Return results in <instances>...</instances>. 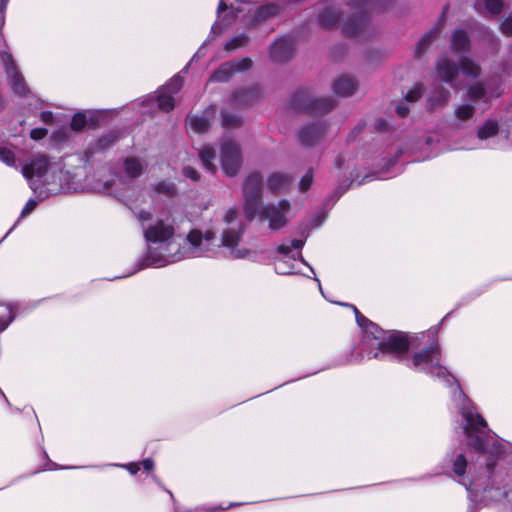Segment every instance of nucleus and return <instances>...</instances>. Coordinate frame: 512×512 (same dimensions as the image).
Segmentation results:
<instances>
[{"mask_svg":"<svg viewBox=\"0 0 512 512\" xmlns=\"http://www.w3.org/2000/svg\"><path fill=\"white\" fill-rule=\"evenodd\" d=\"M353 309L363 330L362 359L403 361L414 371L435 377L452 388L453 401L464 420L462 431L466 446L447 455L453 475L474 501L489 504L504 499L509 488L500 462L505 459L507 443L488 429L486 421L463 393L456 378L442 365L439 344L434 342L408 357L411 338L406 333L384 331L361 315L356 307Z\"/></svg>","mask_w":512,"mask_h":512,"instance_id":"nucleus-1","label":"nucleus"},{"mask_svg":"<svg viewBox=\"0 0 512 512\" xmlns=\"http://www.w3.org/2000/svg\"><path fill=\"white\" fill-rule=\"evenodd\" d=\"M136 217L143 228L147 243L143 267H163L185 258L220 255L223 251L233 259H247L252 254L251 250L240 246L245 226L235 208L225 211L220 237L210 230L205 233L192 230L184 245L177 241L171 215L166 214L152 221L151 213L141 210Z\"/></svg>","mask_w":512,"mask_h":512,"instance_id":"nucleus-2","label":"nucleus"},{"mask_svg":"<svg viewBox=\"0 0 512 512\" xmlns=\"http://www.w3.org/2000/svg\"><path fill=\"white\" fill-rule=\"evenodd\" d=\"M244 196V214L248 221H252L257 216L261 222L267 221L272 230H278L286 225L290 203L286 199L278 203H269L262 206L260 204L262 196V176L258 172H253L247 176L243 184Z\"/></svg>","mask_w":512,"mask_h":512,"instance_id":"nucleus-3","label":"nucleus"},{"mask_svg":"<svg viewBox=\"0 0 512 512\" xmlns=\"http://www.w3.org/2000/svg\"><path fill=\"white\" fill-rule=\"evenodd\" d=\"M23 176L30 181V187L36 190L34 179L42 184L51 185L52 193L69 191L73 188V176L64 170L60 161L52 162L45 154H36L22 167Z\"/></svg>","mask_w":512,"mask_h":512,"instance_id":"nucleus-4","label":"nucleus"},{"mask_svg":"<svg viewBox=\"0 0 512 512\" xmlns=\"http://www.w3.org/2000/svg\"><path fill=\"white\" fill-rule=\"evenodd\" d=\"M183 85V77L180 74L173 76L165 85H163L155 96H149L143 104L152 106L157 104L161 111L168 112L175 106L176 96Z\"/></svg>","mask_w":512,"mask_h":512,"instance_id":"nucleus-5","label":"nucleus"},{"mask_svg":"<svg viewBox=\"0 0 512 512\" xmlns=\"http://www.w3.org/2000/svg\"><path fill=\"white\" fill-rule=\"evenodd\" d=\"M221 167L227 176H234L238 173L242 156L239 145L230 139H224L221 144L220 154Z\"/></svg>","mask_w":512,"mask_h":512,"instance_id":"nucleus-6","label":"nucleus"},{"mask_svg":"<svg viewBox=\"0 0 512 512\" xmlns=\"http://www.w3.org/2000/svg\"><path fill=\"white\" fill-rule=\"evenodd\" d=\"M479 66H439L438 76L443 82L458 89L462 86V78L478 73Z\"/></svg>","mask_w":512,"mask_h":512,"instance_id":"nucleus-7","label":"nucleus"},{"mask_svg":"<svg viewBox=\"0 0 512 512\" xmlns=\"http://www.w3.org/2000/svg\"><path fill=\"white\" fill-rule=\"evenodd\" d=\"M335 103L330 98L311 99L305 91L295 95V106L301 110L311 112H326L334 107Z\"/></svg>","mask_w":512,"mask_h":512,"instance_id":"nucleus-8","label":"nucleus"},{"mask_svg":"<svg viewBox=\"0 0 512 512\" xmlns=\"http://www.w3.org/2000/svg\"><path fill=\"white\" fill-rule=\"evenodd\" d=\"M304 245V240L302 239H294L291 241V244H281L277 247V251L282 255L281 258L276 260L275 262V271L277 274L288 275L293 273V264L289 263L287 259L292 258L295 260L294 256L290 257L291 249L300 250Z\"/></svg>","mask_w":512,"mask_h":512,"instance_id":"nucleus-9","label":"nucleus"},{"mask_svg":"<svg viewBox=\"0 0 512 512\" xmlns=\"http://www.w3.org/2000/svg\"><path fill=\"white\" fill-rule=\"evenodd\" d=\"M126 187L127 183L122 177L114 176L112 179L98 180L91 188L98 193H107L122 198L124 197L122 192Z\"/></svg>","mask_w":512,"mask_h":512,"instance_id":"nucleus-10","label":"nucleus"},{"mask_svg":"<svg viewBox=\"0 0 512 512\" xmlns=\"http://www.w3.org/2000/svg\"><path fill=\"white\" fill-rule=\"evenodd\" d=\"M294 53V43L289 38L277 39L270 48L274 61H289Z\"/></svg>","mask_w":512,"mask_h":512,"instance_id":"nucleus-11","label":"nucleus"},{"mask_svg":"<svg viewBox=\"0 0 512 512\" xmlns=\"http://www.w3.org/2000/svg\"><path fill=\"white\" fill-rule=\"evenodd\" d=\"M326 127L322 123L306 125L299 130L298 137L303 145L311 146L324 135Z\"/></svg>","mask_w":512,"mask_h":512,"instance_id":"nucleus-12","label":"nucleus"},{"mask_svg":"<svg viewBox=\"0 0 512 512\" xmlns=\"http://www.w3.org/2000/svg\"><path fill=\"white\" fill-rule=\"evenodd\" d=\"M6 74L14 93L21 97H27L31 94L29 88L26 85L24 77L18 71V66H6Z\"/></svg>","mask_w":512,"mask_h":512,"instance_id":"nucleus-13","label":"nucleus"},{"mask_svg":"<svg viewBox=\"0 0 512 512\" xmlns=\"http://www.w3.org/2000/svg\"><path fill=\"white\" fill-rule=\"evenodd\" d=\"M293 182V176L284 172H275L269 175L267 187L273 193L286 192Z\"/></svg>","mask_w":512,"mask_h":512,"instance_id":"nucleus-14","label":"nucleus"},{"mask_svg":"<svg viewBox=\"0 0 512 512\" xmlns=\"http://www.w3.org/2000/svg\"><path fill=\"white\" fill-rule=\"evenodd\" d=\"M451 51L460 57L469 52L470 39L467 32L463 29H455L450 38Z\"/></svg>","mask_w":512,"mask_h":512,"instance_id":"nucleus-15","label":"nucleus"},{"mask_svg":"<svg viewBox=\"0 0 512 512\" xmlns=\"http://www.w3.org/2000/svg\"><path fill=\"white\" fill-rule=\"evenodd\" d=\"M216 108L210 107L203 115L188 116L187 125L195 133L201 134L207 131L210 125V118L215 115Z\"/></svg>","mask_w":512,"mask_h":512,"instance_id":"nucleus-16","label":"nucleus"},{"mask_svg":"<svg viewBox=\"0 0 512 512\" xmlns=\"http://www.w3.org/2000/svg\"><path fill=\"white\" fill-rule=\"evenodd\" d=\"M367 25L368 20L366 16H351L342 24V32L347 36H359L365 31Z\"/></svg>","mask_w":512,"mask_h":512,"instance_id":"nucleus-17","label":"nucleus"},{"mask_svg":"<svg viewBox=\"0 0 512 512\" xmlns=\"http://www.w3.org/2000/svg\"><path fill=\"white\" fill-rule=\"evenodd\" d=\"M146 165V162L141 158L135 156L126 157L123 160V172L127 178L134 179L142 174Z\"/></svg>","mask_w":512,"mask_h":512,"instance_id":"nucleus-18","label":"nucleus"},{"mask_svg":"<svg viewBox=\"0 0 512 512\" xmlns=\"http://www.w3.org/2000/svg\"><path fill=\"white\" fill-rule=\"evenodd\" d=\"M499 132L500 126L498 121L487 119L478 126L476 135L479 141H488L498 136Z\"/></svg>","mask_w":512,"mask_h":512,"instance_id":"nucleus-19","label":"nucleus"},{"mask_svg":"<svg viewBox=\"0 0 512 512\" xmlns=\"http://www.w3.org/2000/svg\"><path fill=\"white\" fill-rule=\"evenodd\" d=\"M357 89V82L353 77L341 76L333 84L334 92L339 96H350Z\"/></svg>","mask_w":512,"mask_h":512,"instance_id":"nucleus-20","label":"nucleus"},{"mask_svg":"<svg viewBox=\"0 0 512 512\" xmlns=\"http://www.w3.org/2000/svg\"><path fill=\"white\" fill-rule=\"evenodd\" d=\"M500 94L498 92L488 91L481 85L473 86L468 91V96L470 100L477 102L483 101L487 103L492 97H498Z\"/></svg>","mask_w":512,"mask_h":512,"instance_id":"nucleus-21","label":"nucleus"},{"mask_svg":"<svg viewBox=\"0 0 512 512\" xmlns=\"http://www.w3.org/2000/svg\"><path fill=\"white\" fill-rule=\"evenodd\" d=\"M439 31H440V28L436 27L423 35V37L420 39V41L417 43V45L415 47L414 53H415L416 57L419 58L423 53L426 52L429 45L438 36Z\"/></svg>","mask_w":512,"mask_h":512,"instance_id":"nucleus-22","label":"nucleus"},{"mask_svg":"<svg viewBox=\"0 0 512 512\" xmlns=\"http://www.w3.org/2000/svg\"><path fill=\"white\" fill-rule=\"evenodd\" d=\"M215 156V151L210 146L203 147L199 152L201 162L203 163L204 167L211 173H215L217 170V167L213 162Z\"/></svg>","mask_w":512,"mask_h":512,"instance_id":"nucleus-23","label":"nucleus"},{"mask_svg":"<svg viewBox=\"0 0 512 512\" xmlns=\"http://www.w3.org/2000/svg\"><path fill=\"white\" fill-rule=\"evenodd\" d=\"M15 318V312L11 305L0 304V333L5 331Z\"/></svg>","mask_w":512,"mask_h":512,"instance_id":"nucleus-24","label":"nucleus"},{"mask_svg":"<svg viewBox=\"0 0 512 512\" xmlns=\"http://www.w3.org/2000/svg\"><path fill=\"white\" fill-rule=\"evenodd\" d=\"M448 98L449 92L447 90L443 88L436 89L435 92L427 99L428 106L430 109H434L445 104L448 101Z\"/></svg>","mask_w":512,"mask_h":512,"instance_id":"nucleus-25","label":"nucleus"},{"mask_svg":"<svg viewBox=\"0 0 512 512\" xmlns=\"http://www.w3.org/2000/svg\"><path fill=\"white\" fill-rule=\"evenodd\" d=\"M339 13L333 9L324 10L319 16L321 26L332 28L339 22Z\"/></svg>","mask_w":512,"mask_h":512,"instance_id":"nucleus-26","label":"nucleus"},{"mask_svg":"<svg viewBox=\"0 0 512 512\" xmlns=\"http://www.w3.org/2000/svg\"><path fill=\"white\" fill-rule=\"evenodd\" d=\"M152 192L157 195L173 197L176 193V187L172 182L161 181L152 187Z\"/></svg>","mask_w":512,"mask_h":512,"instance_id":"nucleus-27","label":"nucleus"},{"mask_svg":"<svg viewBox=\"0 0 512 512\" xmlns=\"http://www.w3.org/2000/svg\"><path fill=\"white\" fill-rule=\"evenodd\" d=\"M474 112H475V108L473 105L464 103V104L459 105L455 109L454 113H455V116L457 119L465 121V120L470 119L473 116Z\"/></svg>","mask_w":512,"mask_h":512,"instance_id":"nucleus-28","label":"nucleus"},{"mask_svg":"<svg viewBox=\"0 0 512 512\" xmlns=\"http://www.w3.org/2000/svg\"><path fill=\"white\" fill-rule=\"evenodd\" d=\"M254 95H255V91L244 90V91L236 92L232 96L231 100L234 104L244 105V104L250 103L252 101Z\"/></svg>","mask_w":512,"mask_h":512,"instance_id":"nucleus-29","label":"nucleus"},{"mask_svg":"<svg viewBox=\"0 0 512 512\" xmlns=\"http://www.w3.org/2000/svg\"><path fill=\"white\" fill-rule=\"evenodd\" d=\"M280 12V7L277 4H268L258 9L257 15L261 19L276 16Z\"/></svg>","mask_w":512,"mask_h":512,"instance_id":"nucleus-30","label":"nucleus"},{"mask_svg":"<svg viewBox=\"0 0 512 512\" xmlns=\"http://www.w3.org/2000/svg\"><path fill=\"white\" fill-rule=\"evenodd\" d=\"M248 43V37L245 34H240L232 38L225 45L226 51H234L237 48L243 47Z\"/></svg>","mask_w":512,"mask_h":512,"instance_id":"nucleus-31","label":"nucleus"},{"mask_svg":"<svg viewBox=\"0 0 512 512\" xmlns=\"http://www.w3.org/2000/svg\"><path fill=\"white\" fill-rule=\"evenodd\" d=\"M92 118L90 117L89 119L87 118L86 114L84 113H76L72 120H71V128L74 130V131H80L81 129H83L89 121H91Z\"/></svg>","mask_w":512,"mask_h":512,"instance_id":"nucleus-32","label":"nucleus"},{"mask_svg":"<svg viewBox=\"0 0 512 512\" xmlns=\"http://www.w3.org/2000/svg\"><path fill=\"white\" fill-rule=\"evenodd\" d=\"M0 161L8 166L14 167L16 158L14 152L5 146H0Z\"/></svg>","mask_w":512,"mask_h":512,"instance_id":"nucleus-33","label":"nucleus"},{"mask_svg":"<svg viewBox=\"0 0 512 512\" xmlns=\"http://www.w3.org/2000/svg\"><path fill=\"white\" fill-rule=\"evenodd\" d=\"M231 72L230 66H220L211 76V80L214 82H225L230 78Z\"/></svg>","mask_w":512,"mask_h":512,"instance_id":"nucleus-34","label":"nucleus"},{"mask_svg":"<svg viewBox=\"0 0 512 512\" xmlns=\"http://www.w3.org/2000/svg\"><path fill=\"white\" fill-rule=\"evenodd\" d=\"M118 138H119L118 133L111 131L108 134L102 136L98 140L97 146L99 149H106L110 145H112Z\"/></svg>","mask_w":512,"mask_h":512,"instance_id":"nucleus-35","label":"nucleus"},{"mask_svg":"<svg viewBox=\"0 0 512 512\" xmlns=\"http://www.w3.org/2000/svg\"><path fill=\"white\" fill-rule=\"evenodd\" d=\"M423 93V87L421 84L416 83L406 94L405 100L407 102L413 103L418 101Z\"/></svg>","mask_w":512,"mask_h":512,"instance_id":"nucleus-36","label":"nucleus"},{"mask_svg":"<svg viewBox=\"0 0 512 512\" xmlns=\"http://www.w3.org/2000/svg\"><path fill=\"white\" fill-rule=\"evenodd\" d=\"M222 123L226 128L237 127L241 124V118L238 115L223 112Z\"/></svg>","mask_w":512,"mask_h":512,"instance_id":"nucleus-37","label":"nucleus"},{"mask_svg":"<svg viewBox=\"0 0 512 512\" xmlns=\"http://www.w3.org/2000/svg\"><path fill=\"white\" fill-rule=\"evenodd\" d=\"M485 8L493 15L499 14L503 9L502 0H485Z\"/></svg>","mask_w":512,"mask_h":512,"instance_id":"nucleus-38","label":"nucleus"},{"mask_svg":"<svg viewBox=\"0 0 512 512\" xmlns=\"http://www.w3.org/2000/svg\"><path fill=\"white\" fill-rule=\"evenodd\" d=\"M313 183V171H307L300 179L298 187L301 192L307 191Z\"/></svg>","mask_w":512,"mask_h":512,"instance_id":"nucleus-39","label":"nucleus"},{"mask_svg":"<svg viewBox=\"0 0 512 512\" xmlns=\"http://www.w3.org/2000/svg\"><path fill=\"white\" fill-rule=\"evenodd\" d=\"M500 31L505 36H512V16H506L500 23Z\"/></svg>","mask_w":512,"mask_h":512,"instance_id":"nucleus-40","label":"nucleus"},{"mask_svg":"<svg viewBox=\"0 0 512 512\" xmlns=\"http://www.w3.org/2000/svg\"><path fill=\"white\" fill-rule=\"evenodd\" d=\"M48 131L45 128H34L30 131V137L33 140H41L47 135Z\"/></svg>","mask_w":512,"mask_h":512,"instance_id":"nucleus-41","label":"nucleus"},{"mask_svg":"<svg viewBox=\"0 0 512 512\" xmlns=\"http://www.w3.org/2000/svg\"><path fill=\"white\" fill-rule=\"evenodd\" d=\"M36 206H37V201H35L34 199H29L21 211V217H24V216L30 214L35 209Z\"/></svg>","mask_w":512,"mask_h":512,"instance_id":"nucleus-42","label":"nucleus"},{"mask_svg":"<svg viewBox=\"0 0 512 512\" xmlns=\"http://www.w3.org/2000/svg\"><path fill=\"white\" fill-rule=\"evenodd\" d=\"M183 174L185 177L190 178L193 181H197L199 179L198 172L190 166H186L183 168Z\"/></svg>","mask_w":512,"mask_h":512,"instance_id":"nucleus-43","label":"nucleus"},{"mask_svg":"<svg viewBox=\"0 0 512 512\" xmlns=\"http://www.w3.org/2000/svg\"><path fill=\"white\" fill-rule=\"evenodd\" d=\"M117 466L128 470L132 475L136 474L140 470V463L136 462L128 464H118Z\"/></svg>","mask_w":512,"mask_h":512,"instance_id":"nucleus-44","label":"nucleus"},{"mask_svg":"<svg viewBox=\"0 0 512 512\" xmlns=\"http://www.w3.org/2000/svg\"><path fill=\"white\" fill-rule=\"evenodd\" d=\"M396 112L401 117H406L409 114V108L405 103H400L396 107Z\"/></svg>","mask_w":512,"mask_h":512,"instance_id":"nucleus-45","label":"nucleus"},{"mask_svg":"<svg viewBox=\"0 0 512 512\" xmlns=\"http://www.w3.org/2000/svg\"><path fill=\"white\" fill-rule=\"evenodd\" d=\"M374 125H375V129L378 130V131L387 130L388 127H389L388 122L385 119H382V118L376 120Z\"/></svg>","mask_w":512,"mask_h":512,"instance_id":"nucleus-46","label":"nucleus"},{"mask_svg":"<svg viewBox=\"0 0 512 512\" xmlns=\"http://www.w3.org/2000/svg\"><path fill=\"white\" fill-rule=\"evenodd\" d=\"M0 61L2 64H13V57L11 53L4 51L0 54Z\"/></svg>","mask_w":512,"mask_h":512,"instance_id":"nucleus-47","label":"nucleus"},{"mask_svg":"<svg viewBox=\"0 0 512 512\" xmlns=\"http://www.w3.org/2000/svg\"><path fill=\"white\" fill-rule=\"evenodd\" d=\"M53 113L50 112V111H43L41 112L40 114V119L44 122V123H50L52 122L53 120Z\"/></svg>","mask_w":512,"mask_h":512,"instance_id":"nucleus-48","label":"nucleus"},{"mask_svg":"<svg viewBox=\"0 0 512 512\" xmlns=\"http://www.w3.org/2000/svg\"><path fill=\"white\" fill-rule=\"evenodd\" d=\"M140 465H142L143 469L146 471H151L154 468V462L149 458L144 459L142 462H140Z\"/></svg>","mask_w":512,"mask_h":512,"instance_id":"nucleus-49","label":"nucleus"},{"mask_svg":"<svg viewBox=\"0 0 512 512\" xmlns=\"http://www.w3.org/2000/svg\"><path fill=\"white\" fill-rule=\"evenodd\" d=\"M227 9L226 4L223 1H220L218 6V13H222Z\"/></svg>","mask_w":512,"mask_h":512,"instance_id":"nucleus-50","label":"nucleus"},{"mask_svg":"<svg viewBox=\"0 0 512 512\" xmlns=\"http://www.w3.org/2000/svg\"><path fill=\"white\" fill-rule=\"evenodd\" d=\"M8 0H0V13H2L7 5Z\"/></svg>","mask_w":512,"mask_h":512,"instance_id":"nucleus-51","label":"nucleus"},{"mask_svg":"<svg viewBox=\"0 0 512 512\" xmlns=\"http://www.w3.org/2000/svg\"><path fill=\"white\" fill-rule=\"evenodd\" d=\"M336 166H337L338 168H341V167H342V158H341V157H338V158L336 159Z\"/></svg>","mask_w":512,"mask_h":512,"instance_id":"nucleus-52","label":"nucleus"},{"mask_svg":"<svg viewBox=\"0 0 512 512\" xmlns=\"http://www.w3.org/2000/svg\"><path fill=\"white\" fill-rule=\"evenodd\" d=\"M0 395L3 397L4 401H5L8 405H10V403H9L8 399L6 398L5 394L3 393V391H2L1 389H0Z\"/></svg>","mask_w":512,"mask_h":512,"instance_id":"nucleus-53","label":"nucleus"},{"mask_svg":"<svg viewBox=\"0 0 512 512\" xmlns=\"http://www.w3.org/2000/svg\"><path fill=\"white\" fill-rule=\"evenodd\" d=\"M297 255H298V258L300 259V261H301L302 263H304V264L308 265V264L306 263V261L304 260V258L302 257V255H301V253H300V252H298V253H297Z\"/></svg>","mask_w":512,"mask_h":512,"instance_id":"nucleus-54","label":"nucleus"},{"mask_svg":"<svg viewBox=\"0 0 512 512\" xmlns=\"http://www.w3.org/2000/svg\"><path fill=\"white\" fill-rule=\"evenodd\" d=\"M165 490H166V492L169 494L170 498L174 501V495H173V493H172L170 490H168V489H165Z\"/></svg>","mask_w":512,"mask_h":512,"instance_id":"nucleus-55","label":"nucleus"},{"mask_svg":"<svg viewBox=\"0 0 512 512\" xmlns=\"http://www.w3.org/2000/svg\"><path fill=\"white\" fill-rule=\"evenodd\" d=\"M314 280L318 283L319 289L321 290V283L317 277H314Z\"/></svg>","mask_w":512,"mask_h":512,"instance_id":"nucleus-56","label":"nucleus"},{"mask_svg":"<svg viewBox=\"0 0 512 512\" xmlns=\"http://www.w3.org/2000/svg\"><path fill=\"white\" fill-rule=\"evenodd\" d=\"M4 105V100L2 98V96L0 95V108H2Z\"/></svg>","mask_w":512,"mask_h":512,"instance_id":"nucleus-57","label":"nucleus"},{"mask_svg":"<svg viewBox=\"0 0 512 512\" xmlns=\"http://www.w3.org/2000/svg\"><path fill=\"white\" fill-rule=\"evenodd\" d=\"M241 64L246 65V64H251V63H250V61L245 59V60H243V62Z\"/></svg>","mask_w":512,"mask_h":512,"instance_id":"nucleus-58","label":"nucleus"},{"mask_svg":"<svg viewBox=\"0 0 512 512\" xmlns=\"http://www.w3.org/2000/svg\"><path fill=\"white\" fill-rule=\"evenodd\" d=\"M152 478H153V480H154L156 483H158V484H159V481H158V479L156 478V476H155V475H153V476H152Z\"/></svg>","mask_w":512,"mask_h":512,"instance_id":"nucleus-59","label":"nucleus"},{"mask_svg":"<svg viewBox=\"0 0 512 512\" xmlns=\"http://www.w3.org/2000/svg\"><path fill=\"white\" fill-rule=\"evenodd\" d=\"M217 509H218L217 507H213V508H208L207 510H208V511H215V510H217Z\"/></svg>","mask_w":512,"mask_h":512,"instance_id":"nucleus-60","label":"nucleus"},{"mask_svg":"<svg viewBox=\"0 0 512 512\" xmlns=\"http://www.w3.org/2000/svg\"><path fill=\"white\" fill-rule=\"evenodd\" d=\"M237 67H238V71H241V67H242V66H241V65H238Z\"/></svg>","mask_w":512,"mask_h":512,"instance_id":"nucleus-61","label":"nucleus"},{"mask_svg":"<svg viewBox=\"0 0 512 512\" xmlns=\"http://www.w3.org/2000/svg\"><path fill=\"white\" fill-rule=\"evenodd\" d=\"M237 67H238V71H241V67H242V66H241V65H238Z\"/></svg>","mask_w":512,"mask_h":512,"instance_id":"nucleus-62","label":"nucleus"}]
</instances>
